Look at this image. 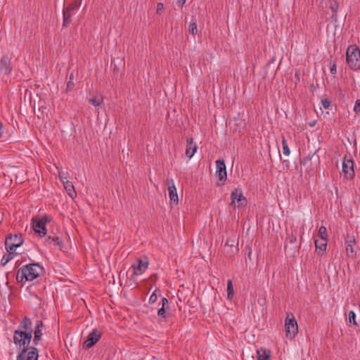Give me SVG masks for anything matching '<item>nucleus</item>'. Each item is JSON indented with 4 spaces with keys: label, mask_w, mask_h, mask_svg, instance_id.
<instances>
[{
    "label": "nucleus",
    "mask_w": 360,
    "mask_h": 360,
    "mask_svg": "<svg viewBox=\"0 0 360 360\" xmlns=\"http://www.w3.org/2000/svg\"><path fill=\"white\" fill-rule=\"evenodd\" d=\"M44 272V268L37 263H32L22 266L17 271L16 279L24 284L32 281L40 276Z\"/></svg>",
    "instance_id": "1"
},
{
    "label": "nucleus",
    "mask_w": 360,
    "mask_h": 360,
    "mask_svg": "<svg viewBox=\"0 0 360 360\" xmlns=\"http://www.w3.org/2000/svg\"><path fill=\"white\" fill-rule=\"evenodd\" d=\"M346 61L351 69L354 70L360 69V50L356 45L348 46Z\"/></svg>",
    "instance_id": "2"
},
{
    "label": "nucleus",
    "mask_w": 360,
    "mask_h": 360,
    "mask_svg": "<svg viewBox=\"0 0 360 360\" xmlns=\"http://www.w3.org/2000/svg\"><path fill=\"white\" fill-rule=\"evenodd\" d=\"M32 337V331L16 330L13 333V342L19 349L26 348L28 347Z\"/></svg>",
    "instance_id": "3"
},
{
    "label": "nucleus",
    "mask_w": 360,
    "mask_h": 360,
    "mask_svg": "<svg viewBox=\"0 0 360 360\" xmlns=\"http://www.w3.org/2000/svg\"><path fill=\"white\" fill-rule=\"evenodd\" d=\"M298 326L292 314L288 315L285 323V335L288 338H293L297 334Z\"/></svg>",
    "instance_id": "4"
},
{
    "label": "nucleus",
    "mask_w": 360,
    "mask_h": 360,
    "mask_svg": "<svg viewBox=\"0 0 360 360\" xmlns=\"http://www.w3.org/2000/svg\"><path fill=\"white\" fill-rule=\"evenodd\" d=\"M50 221L49 218L44 216L40 219H32V227L34 232L40 236H44L46 234V224Z\"/></svg>",
    "instance_id": "5"
},
{
    "label": "nucleus",
    "mask_w": 360,
    "mask_h": 360,
    "mask_svg": "<svg viewBox=\"0 0 360 360\" xmlns=\"http://www.w3.org/2000/svg\"><path fill=\"white\" fill-rule=\"evenodd\" d=\"M23 243L22 236L21 234H10L6 238L5 246L6 250H15Z\"/></svg>",
    "instance_id": "6"
},
{
    "label": "nucleus",
    "mask_w": 360,
    "mask_h": 360,
    "mask_svg": "<svg viewBox=\"0 0 360 360\" xmlns=\"http://www.w3.org/2000/svg\"><path fill=\"white\" fill-rule=\"evenodd\" d=\"M39 357L38 350L34 347L22 348L17 356L16 360H37Z\"/></svg>",
    "instance_id": "7"
},
{
    "label": "nucleus",
    "mask_w": 360,
    "mask_h": 360,
    "mask_svg": "<svg viewBox=\"0 0 360 360\" xmlns=\"http://www.w3.org/2000/svg\"><path fill=\"white\" fill-rule=\"evenodd\" d=\"M231 205L237 207L245 206L247 202L246 198L244 196L240 188H235L231 194Z\"/></svg>",
    "instance_id": "8"
},
{
    "label": "nucleus",
    "mask_w": 360,
    "mask_h": 360,
    "mask_svg": "<svg viewBox=\"0 0 360 360\" xmlns=\"http://www.w3.org/2000/svg\"><path fill=\"white\" fill-rule=\"evenodd\" d=\"M342 172L347 178L352 179L354 175V162L352 158L345 155L342 160Z\"/></svg>",
    "instance_id": "9"
},
{
    "label": "nucleus",
    "mask_w": 360,
    "mask_h": 360,
    "mask_svg": "<svg viewBox=\"0 0 360 360\" xmlns=\"http://www.w3.org/2000/svg\"><path fill=\"white\" fill-rule=\"evenodd\" d=\"M148 266V262L147 259H137L134 263L132 264L131 267L133 269V275L139 276L142 275L147 269Z\"/></svg>",
    "instance_id": "10"
},
{
    "label": "nucleus",
    "mask_w": 360,
    "mask_h": 360,
    "mask_svg": "<svg viewBox=\"0 0 360 360\" xmlns=\"http://www.w3.org/2000/svg\"><path fill=\"white\" fill-rule=\"evenodd\" d=\"M101 333L94 328L88 335L87 339L84 342L83 347L86 349H89L94 346L101 338Z\"/></svg>",
    "instance_id": "11"
},
{
    "label": "nucleus",
    "mask_w": 360,
    "mask_h": 360,
    "mask_svg": "<svg viewBox=\"0 0 360 360\" xmlns=\"http://www.w3.org/2000/svg\"><path fill=\"white\" fill-rule=\"evenodd\" d=\"M356 245V239L353 236H348L347 239L345 242V252L348 257L354 258L356 252L354 250Z\"/></svg>",
    "instance_id": "12"
},
{
    "label": "nucleus",
    "mask_w": 360,
    "mask_h": 360,
    "mask_svg": "<svg viewBox=\"0 0 360 360\" xmlns=\"http://www.w3.org/2000/svg\"><path fill=\"white\" fill-rule=\"evenodd\" d=\"M217 174L219 177V180L221 182H224L226 179V168L224 160H217L216 161Z\"/></svg>",
    "instance_id": "13"
},
{
    "label": "nucleus",
    "mask_w": 360,
    "mask_h": 360,
    "mask_svg": "<svg viewBox=\"0 0 360 360\" xmlns=\"http://www.w3.org/2000/svg\"><path fill=\"white\" fill-rule=\"evenodd\" d=\"M169 197L171 202L177 204L179 201L176 188L172 179L167 180Z\"/></svg>",
    "instance_id": "14"
},
{
    "label": "nucleus",
    "mask_w": 360,
    "mask_h": 360,
    "mask_svg": "<svg viewBox=\"0 0 360 360\" xmlns=\"http://www.w3.org/2000/svg\"><path fill=\"white\" fill-rule=\"evenodd\" d=\"M186 141L187 145L185 154L187 158L191 159L195 153L198 146L193 142V139L192 137L188 138Z\"/></svg>",
    "instance_id": "15"
},
{
    "label": "nucleus",
    "mask_w": 360,
    "mask_h": 360,
    "mask_svg": "<svg viewBox=\"0 0 360 360\" xmlns=\"http://www.w3.org/2000/svg\"><path fill=\"white\" fill-rule=\"evenodd\" d=\"M314 243L317 253L319 255H323L327 248L328 239H315Z\"/></svg>",
    "instance_id": "16"
},
{
    "label": "nucleus",
    "mask_w": 360,
    "mask_h": 360,
    "mask_svg": "<svg viewBox=\"0 0 360 360\" xmlns=\"http://www.w3.org/2000/svg\"><path fill=\"white\" fill-rule=\"evenodd\" d=\"M257 357L258 360H271V352L265 347H260L257 349Z\"/></svg>",
    "instance_id": "17"
},
{
    "label": "nucleus",
    "mask_w": 360,
    "mask_h": 360,
    "mask_svg": "<svg viewBox=\"0 0 360 360\" xmlns=\"http://www.w3.org/2000/svg\"><path fill=\"white\" fill-rule=\"evenodd\" d=\"M43 323L41 321H37L34 331V343L38 344L42 335Z\"/></svg>",
    "instance_id": "18"
},
{
    "label": "nucleus",
    "mask_w": 360,
    "mask_h": 360,
    "mask_svg": "<svg viewBox=\"0 0 360 360\" xmlns=\"http://www.w3.org/2000/svg\"><path fill=\"white\" fill-rule=\"evenodd\" d=\"M67 193L71 198H75L77 196V193L71 181H65L63 185Z\"/></svg>",
    "instance_id": "19"
},
{
    "label": "nucleus",
    "mask_w": 360,
    "mask_h": 360,
    "mask_svg": "<svg viewBox=\"0 0 360 360\" xmlns=\"http://www.w3.org/2000/svg\"><path fill=\"white\" fill-rule=\"evenodd\" d=\"M45 243L50 247H60L62 245V241L58 237L49 236L46 238Z\"/></svg>",
    "instance_id": "20"
},
{
    "label": "nucleus",
    "mask_w": 360,
    "mask_h": 360,
    "mask_svg": "<svg viewBox=\"0 0 360 360\" xmlns=\"http://www.w3.org/2000/svg\"><path fill=\"white\" fill-rule=\"evenodd\" d=\"M161 302H162V307L158 309V315L160 317L165 319L167 318L165 307H168V304H169L168 300L166 297H162L161 300Z\"/></svg>",
    "instance_id": "21"
},
{
    "label": "nucleus",
    "mask_w": 360,
    "mask_h": 360,
    "mask_svg": "<svg viewBox=\"0 0 360 360\" xmlns=\"http://www.w3.org/2000/svg\"><path fill=\"white\" fill-rule=\"evenodd\" d=\"M20 327L22 329V331H32V322L27 317H24L20 321Z\"/></svg>",
    "instance_id": "22"
},
{
    "label": "nucleus",
    "mask_w": 360,
    "mask_h": 360,
    "mask_svg": "<svg viewBox=\"0 0 360 360\" xmlns=\"http://www.w3.org/2000/svg\"><path fill=\"white\" fill-rule=\"evenodd\" d=\"M6 250L8 253L4 255L1 260V265L3 266H5L10 260H11L17 255V253L15 252V250Z\"/></svg>",
    "instance_id": "23"
},
{
    "label": "nucleus",
    "mask_w": 360,
    "mask_h": 360,
    "mask_svg": "<svg viewBox=\"0 0 360 360\" xmlns=\"http://www.w3.org/2000/svg\"><path fill=\"white\" fill-rule=\"evenodd\" d=\"M0 71L4 72L5 74H8L11 72V69L9 66V63L7 59L4 58L1 60L0 62Z\"/></svg>",
    "instance_id": "24"
},
{
    "label": "nucleus",
    "mask_w": 360,
    "mask_h": 360,
    "mask_svg": "<svg viewBox=\"0 0 360 360\" xmlns=\"http://www.w3.org/2000/svg\"><path fill=\"white\" fill-rule=\"evenodd\" d=\"M72 14V13L67 11L66 9L63 10V27H67L70 25V23L71 22Z\"/></svg>",
    "instance_id": "25"
},
{
    "label": "nucleus",
    "mask_w": 360,
    "mask_h": 360,
    "mask_svg": "<svg viewBox=\"0 0 360 360\" xmlns=\"http://www.w3.org/2000/svg\"><path fill=\"white\" fill-rule=\"evenodd\" d=\"M88 101L94 106L98 107L103 103V97L101 95H97L94 96L93 98H89Z\"/></svg>",
    "instance_id": "26"
},
{
    "label": "nucleus",
    "mask_w": 360,
    "mask_h": 360,
    "mask_svg": "<svg viewBox=\"0 0 360 360\" xmlns=\"http://www.w3.org/2000/svg\"><path fill=\"white\" fill-rule=\"evenodd\" d=\"M82 0H75L72 4L68 6L65 8L67 11L73 13L75 11L78 10L79 8Z\"/></svg>",
    "instance_id": "27"
},
{
    "label": "nucleus",
    "mask_w": 360,
    "mask_h": 360,
    "mask_svg": "<svg viewBox=\"0 0 360 360\" xmlns=\"http://www.w3.org/2000/svg\"><path fill=\"white\" fill-rule=\"evenodd\" d=\"M318 236L321 239H328L327 230L324 226H320L318 232Z\"/></svg>",
    "instance_id": "28"
},
{
    "label": "nucleus",
    "mask_w": 360,
    "mask_h": 360,
    "mask_svg": "<svg viewBox=\"0 0 360 360\" xmlns=\"http://www.w3.org/2000/svg\"><path fill=\"white\" fill-rule=\"evenodd\" d=\"M160 295V290L156 288L149 297L150 303H155L158 300V296Z\"/></svg>",
    "instance_id": "29"
},
{
    "label": "nucleus",
    "mask_w": 360,
    "mask_h": 360,
    "mask_svg": "<svg viewBox=\"0 0 360 360\" xmlns=\"http://www.w3.org/2000/svg\"><path fill=\"white\" fill-rule=\"evenodd\" d=\"M348 321L350 324L357 326V323L356 321V314L353 310L348 312Z\"/></svg>",
    "instance_id": "30"
},
{
    "label": "nucleus",
    "mask_w": 360,
    "mask_h": 360,
    "mask_svg": "<svg viewBox=\"0 0 360 360\" xmlns=\"http://www.w3.org/2000/svg\"><path fill=\"white\" fill-rule=\"evenodd\" d=\"M282 147L283 155H285V156H288L290 153V150L287 143V141L284 138L282 140Z\"/></svg>",
    "instance_id": "31"
},
{
    "label": "nucleus",
    "mask_w": 360,
    "mask_h": 360,
    "mask_svg": "<svg viewBox=\"0 0 360 360\" xmlns=\"http://www.w3.org/2000/svg\"><path fill=\"white\" fill-rule=\"evenodd\" d=\"M227 294H228L229 298H231L234 294L233 283H232L231 280H229L227 282Z\"/></svg>",
    "instance_id": "32"
},
{
    "label": "nucleus",
    "mask_w": 360,
    "mask_h": 360,
    "mask_svg": "<svg viewBox=\"0 0 360 360\" xmlns=\"http://www.w3.org/2000/svg\"><path fill=\"white\" fill-rule=\"evenodd\" d=\"M188 31L193 35H195L198 32L197 24L195 22L191 23L188 27Z\"/></svg>",
    "instance_id": "33"
},
{
    "label": "nucleus",
    "mask_w": 360,
    "mask_h": 360,
    "mask_svg": "<svg viewBox=\"0 0 360 360\" xmlns=\"http://www.w3.org/2000/svg\"><path fill=\"white\" fill-rule=\"evenodd\" d=\"M332 11H333V15L331 16V18L333 19V20H335L337 19V12H338V5H333L331 6L330 7Z\"/></svg>",
    "instance_id": "34"
},
{
    "label": "nucleus",
    "mask_w": 360,
    "mask_h": 360,
    "mask_svg": "<svg viewBox=\"0 0 360 360\" xmlns=\"http://www.w3.org/2000/svg\"><path fill=\"white\" fill-rule=\"evenodd\" d=\"M322 107L325 109H328L330 106V101L327 98L321 99Z\"/></svg>",
    "instance_id": "35"
},
{
    "label": "nucleus",
    "mask_w": 360,
    "mask_h": 360,
    "mask_svg": "<svg viewBox=\"0 0 360 360\" xmlns=\"http://www.w3.org/2000/svg\"><path fill=\"white\" fill-rule=\"evenodd\" d=\"M354 111L355 113H360V99H357L354 106Z\"/></svg>",
    "instance_id": "36"
},
{
    "label": "nucleus",
    "mask_w": 360,
    "mask_h": 360,
    "mask_svg": "<svg viewBox=\"0 0 360 360\" xmlns=\"http://www.w3.org/2000/svg\"><path fill=\"white\" fill-rule=\"evenodd\" d=\"M287 241L290 243V244H294L295 243L296 240H297V236L294 234H291L290 235L288 238H287Z\"/></svg>",
    "instance_id": "37"
},
{
    "label": "nucleus",
    "mask_w": 360,
    "mask_h": 360,
    "mask_svg": "<svg viewBox=\"0 0 360 360\" xmlns=\"http://www.w3.org/2000/svg\"><path fill=\"white\" fill-rule=\"evenodd\" d=\"M330 72L332 75H335L337 72V66L335 63H333L330 64Z\"/></svg>",
    "instance_id": "38"
},
{
    "label": "nucleus",
    "mask_w": 360,
    "mask_h": 360,
    "mask_svg": "<svg viewBox=\"0 0 360 360\" xmlns=\"http://www.w3.org/2000/svg\"><path fill=\"white\" fill-rule=\"evenodd\" d=\"M314 155H308L302 161V165H305L308 161H309L310 160H311V158H313Z\"/></svg>",
    "instance_id": "39"
},
{
    "label": "nucleus",
    "mask_w": 360,
    "mask_h": 360,
    "mask_svg": "<svg viewBox=\"0 0 360 360\" xmlns=\"http://www.w3.org/2000/svg\"><path fill=\"white\" fill-rule=\"evenodd\" d=\"M59 178H60V180L61 181V182L63 183V185L65 184V181H70L69 180H68L66 176H64L62 174H59Z\"/></svg>",
    "instance_id": "40"
},
{
    "label": "nucleus",
    "mask_w": 360,
    "mask_h": 360,
    "mask_svg": "<svg viewBox=\"0 0 360 360\" xmlns=\"http://www.w3.org/2000/svg\"><path fill=\"white\" fill-rule=\"evenodd\" d=\"M163 8H164V5H163V4H162V3H158V4H157V8H156V9H157V12H160V11H162V10H163Z\"/></svg>",
    "instance_id": "41"
},
{
    "label": "nucleus",
    "mask_w": 360,
    "mask_h": 360,
    "mask_svg": "<svg viewBox=\"0 0 360 360\" xmlns=\"http://www.w3.org/2000/svg\"><path fill=\"white\" fill-rule=\"evenodd\" d=\"M186 3V0H177L176 4L179 6L183 7L184 4Z\"/></svg>",
    "instance_id": "42"
},
{
    "label": "nucleus",
    "mask_w": 360,
    "mask_h": 360,
    "mask_svg": "<svg viewBox=\"0 0 360 360\" xmlns=\"http://www.w3.org/2000/svg\"><path fill=\"white\" fill-rule=\"evenodd\" d=\"M2 128H3V124L2 122L0 121V137H1L2 136Z\"/></svg>",
    "instance_id": "43"
},
{
    "label": "nucleus",
    "mask_w": 360,
    "mask_h": 360,
    "mask_svg": "<svg viewBox=\"0 0 360 360\" xmlns=\"http://www.w3.org/2000/svg\"><path fill=\"white\" fill-rule=\"evenodd\" d=\"M72 84V82H70H70H68V87H69V86H70V85H71Z\"/></svg>",
    "instance_id": "44"
},
{
    "label": "nucleus",
    "mask_w": 360,
    "mask_h": 360,
    "mask_svg": "<svg viewBox=\"0 0 360 360\" xmlns=\"http://www.w3.org/2000/svg\"><path fill=\"white\" fill-rule=\"evenodd\" d=\"M231 244V242H229V240H226V245Z\"/></svg>",
    "instance_id": "45"
},
{
    "label": "nucleus",
    "mask_w": 360,
    "mask_h": 360,
    "mask_svg": "<svg viewBox=\"0 0 360 360\" xmlns=\"http://www.w3.org/2000/svg\"><path fill=\"white\" fill-rule=\"evenodd\" d=\"M231 244V242H229V240H226V245Z\"/></svg>",
    "instance_id": "46"
},
{
    "label": "nucleus",
    "mask_w": 360,
    "mask_h": 360,
    "mask_svg": "<svg viewBox=\"0 0 360 360\" xmlns=\"http://www.w3.org/2000/svg\"><path fill=\"white\" fill-rule=\"evenodd\" d=\"M314 125V123L309 124L310 127H313Z\"/></svg>",
    "instance_id": "47"
}]
</instances>
